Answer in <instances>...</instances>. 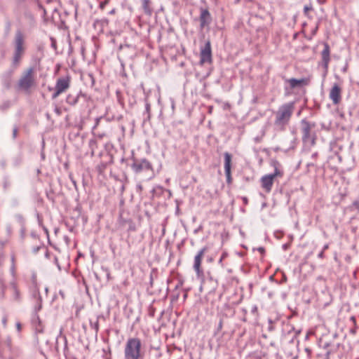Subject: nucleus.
<instances>
[{"mask_svg": "<svg viewBox=\"0 0 359 359\" xmlns=\"http://www.w3.org/2000/svg\"><path fill=\"white\" fill-rule=\"evenodd\" d=\"M255 140V142H259L261 141V139L259 137H256Z\"/></svg>", "mask_w": 359, "mask_h": 359, "instance_id": "de8ad7c7", "label": "nucleus"}, {"mask_svg": "<svg viewBox=\"0 0 359 359\" xmlns=\"http://www.w3.org/2000/svg\"><path fill=\"white\" fill-rule=\"evenodd\" d=\"M6 322H7V317H6V316H4V317L3 318L2 323H3V324H4L5 326H6Z\"/></svg>", "mask_w": 359, "mask_h": 359, "instance_id": "58836bf2", "label": "nucleus"}, {"mask_svg": "<svg viewBox=\"0 0 359 359\" xmlns=\"http://www.w3.org/2000/svg\"><path fill=\"white\" fill-rule=\"evenodd\" d=\"M269 330H273L272 326H269Z\"/></svg>", "mask_w": 359, "mask_h": 359, "instance_id": "603ef678", "label": "nucleus"}, {"mask_svg": "<svg viewBox=\"0 0 359 359\" xmlns=\"http://www.w3.org/2000/svg\"><path fill=\"white\" fill-rule=\"evenodd\" d=\"M132 170L136 173L139 174L142 172H152L153 168L151 163L146 158L133 159L131 164Z\"/></svg>", "mask_w": 359, "mask_h": 359, "instance_id": "423d86ee", "label": "nucleus"}, {"mask_svg": "<svg viewBox=\"0 0 359 359\" xmlns=\"http://www.w3.org/2000/svg\"><path fill=\"white\" fill-rule=\"evenodd\" d=\"M71 77L69 76L60 77L57 79L55 88L62 94L69 89Z\"/></svg>", "mask_w": 359, "mask_h": 359, "instance_id": "9d476101", "label": "nucleus"}, {"mask_svg": "<svg viewBox=\"0 0 359 359\" xmlns=\"http://www.w3.org/2000/svg\"><path fill=\"white\" fill-rule=\"evenodd\" d=\"M208 250L207 247H204L201 249L194 257V269L196 272L198 276H201L203 273L201 265L202 259L204 257L205 253Z\"/></svg>", "mask_w": 359, "mask_h": 359, "instance_id": "9b49d317", "label": "nucleus"}, {"mask_svg": "<svg viewBox=\"0 0 359 359\" xmlns=\"http://www.w3.org/2000/svg\"><path fill=\"white\" fill-rule=\"evenodd\" d=\"M294 110V103L287 102L280 106L277 111L273 112V126L276 130L283 131L289 125Z\"/></svg>", "mask_w": 359, "mask_h": 359, "instance_id": "f257e3e1", "label": "nucleus"}, {"mask_svg": "<svg viewBox=\"0 0 359 359\" xmlns=\"http://www.w3.org/2000/svg\"><path fill=\"white\" fill-rule=\"evenodd\" d=\"M315 127L314 123H311L306 119L301 121V130L302 133V141L304 143H310L311 145L315 144V134L311 130Z\"/></svg>", "mask_w": 359, "mask_h": 359, "instance_id": "39448f33", "label": "nucleus"}, {"mask_svg": "<svg viewBox=\"0 0 359 359\" xmlns=\"http://www.w3.org/2000/svg\"><path fill=\"white\" fill-rule=\"evenodd\" d=\"M17 135H18V128L15 127L13 128V137L15 139L17 137Z\"/></svg>", "mask_w": 359, "mask_h": 359, "instance_id": "72a5a7b5", "label": "nucleus"}, {"mask_svg": "<svg viewBox=\"0 0 359 359\" xmlns=\"http://www.w3.org/2000/svg\"><path fill=\"white\" fill-rule=\"evenodd\" d=\"M258 250H259V252H261L262 253H263V252H264V248H259L258 249Z\"/></svg>", "mask_w": 359, "mask_h": 359, "instance_id": "79ce46f5", "label": "nucleus"}, {"mask_svg": "<svg viewBox=\"0 0 359 359\" xmlns=\"http://www.w3.org/2000/svg\"><path fill=\"white\" fill-rule=\"evenodd\" d=\"M350 320H351V321H352V322H353V325H354L353 328H352V329L351 330V332L352 334H355V333L356 332L357 329H358V326H357V325H356V319H355V316H351V318H350Z\"/></svg>", "mask_w": 359, "mask_h": 359, "instance_id": "5701e85b", "label": "nucleus"}, {"mask_svg": "<svg viewBox=\"0 0 359 359\" xmlns=\"http://www.w3.org/2000/svg\"><path fill=\"white\" fill-rule=\"evenodd\" d=\"M273 166L274 167V172L269 174L275 179L277 177H281L283 175V172L280 169V164L277 161H273Z\"/></svg>", "mask_w": 359, "mask_h": 359, "instance_id": "412c9836", "label": "nucleus"}, {"mask_svg": "<svg viewBox=\"0 0 359 359\" xmlns=\"http://www.w3.org/2000/svg\"><path fill=\"white\" fill-rule=\"evenodd\" d=\"M212 49H211V43L210 40L205 41L204 46L201 48L200 53V64L201 65L205 63L210 64L212 63Z\"/></svg>", "mask_w": 359, "mask_h": 359, "instance_id": "0eeeda50", "label": "nucleus"}, {"mask_svg": "<svg viewBox=\"0 0 359 359\" xmlns=\"http://www.w3.org/2000/svg\"><path fill=\"white\" fill-rule=\"evenodd\" d=\"M226 255H226V253H225V252H224V253H223V254L222 255V256H221V257H220V259H219V264H222V260H223V259L226 257Z\"/></svg>", "mask_w": 359, "mask_h": 359, "instance_id": "f704fd0d", "label": "nucleus"}, {"mask_svg": "<svg viewBox=\"0 0 359 359\" xmlns=\"http://www.w3.org/2000/svg\"><path fill=\"white\" fill-rule=\"evenodd\" d=\"M105 135L104 133L102 134H97V136L100 137V138H102Z\"/></svg>", "mask_w": 359, "mask_h": 359, "instance_id": "c03bdc74", "label": "nucleus"}, {"mask_svg": "<svg viewBox=\"0 0 359 359\" xmlns=\"http://www.w3.org/2000/svg\"><path fill=\"white\" fill-rule=\"evenodd\" d=\"M353 205L357 206V207H358V208H359V202H358V201H355V202L353 203Z\"/></svg>", "mask_w": 359, "mask_h": 359, "instance_id": "a19ab883", "label": "nucleus"}, {"mask_svg": "<svg viewBox=\"0 0 359 359\" xmlns=\"http://www.w3.org/2000/svg\"><path fill=\"white\" fill-rule=\"evenodd\" d=\"M330 48L327 43H324V48L321 53L323 67L327 70L330 61Z\"/></svg>", "mask_w": 359, "mask_h": 359, "instance_id": "4468645a", "label": "nucleus"}, {"mask_svg": "<svg viewBox=\"0 0 359 359\" xmlns=\"http://www.w3.org/2000/svg\"><path fill=\"white\" fill-rule=\"evenodd\" d=\"M32 323L35 330L38 333H42L43 330V327L41 325V322L39 319V316L36 313L32 318Z\"/></svg>", "mask_w": 359, "mask_h": 359, "instance_id": "f3484780", "label": "nucleus"}, {"mask_svg": "<svg viewBox=\"0 0 359 359\" xmlns=\"http://www.w3.org/2000/svg\"><path fill=\"white\" fill-rule=\"evenodd\" d=\"M52 46H53V47H55V42H53Z\"/></svg>", "mask_w": 359, "mask_h": 359, "instance_id": "864d4df0", "label": "nucleus"}, {"mask_svg": "<svg viewBox=\"0 0 359 359\" xmlns=\"http://www.w3.org/2000/svg\"><path fill=\"white\" fill-rule=\"evenodd\" d=\"M222 326H223V319L221 318L219 320V322L218 325H217V332H219L220 330H222Z\"/></svg>", "mask_w": 359, "mask_h": 359, "instance_id": "c85d7f7f", "label": "nucleus"}, {"mask_svg": "<svg viewBox=\"0 0 359 359\" xmlns=\"http://www.w3.org/2000/svg\"><path fill=\"white\" fill-rule=\"evenodd\" d=\"M100 121V118H97L95 119V126H93V133H95V130L97 129V126H98V124H99Z\"/></svg>", "mask_w": 359, "mask_h": 359, "instance_id": "c756f323", "label": "nucleus"}, {"mask_svg": "<svg viewBox=\"0 0 359 359\" xmlns=\"http://www.w3.org/2000/svg\"><path fill=\"white\" fill-rule=\"evenodd\" d=\"M17 327H18V330H20V327H21L20 324V323H18V324H17Z\"/></svg>", "mask_w": 359, "mask_h": 359, "instance_id": "3c124183", "label": "nucleus"}, {"mask_svg": "<svg viewBox=\"0 0 359 359\" xmlns=\"http://www.w3.org/2000/svg\"><path fill=\"white\" fill-rule=\"evenodd\" d=\"M53 90H54V93L52 94V96H51L52 100L56 99L60 95L62 94L60 91L56 90V88H54Z\"/></svg>", "mask_w": 359, "mask_h": 359, "instance_id": "a878e982", "label": "nucleus"}, {"mask_svg": "<svg viewBox=\"0 0 359 359\" xmlns=\"http://www.w3.org/2000/svg\"><path fill=\"white\" fill-rule=\"evenodd\" d=\"M35 83V69L30 67L22 74L18 81V86L20 89L28 90Z\"/></svg>", "mask_w": 359, "mask_h": 359, "instance_id": "20e7f679", "label": "nucleus"}, {"mask_svg": "<svg viewBox=\"0 0 359 359\" xmlns=\"http://www.w3.org/2000/svg\"><path fill=\"white\" fill-rule=\"evenodd\" d=\"M145 111L144 113V115H147L146 118H144V121H149L151 118V105L148 102L147 100H145Z\"/></svg>", "mask_w": 359, "mask_h": 359, "instance_id": "4be33fe9", "label": "nucleus"}, {"mask_svg": "<svg viewBox=\"0 0 359 359\" xmlns=\"http://www.w3.org/2000/svg\"><path fill=\"white\" fill-rule=\"evenodd\" d=\"M317 156H318V154H317V153H314V154H312V157H313V158H316V157H317Z\"/></svg>", "mask_w": 359, "mask_h": 359, "instance_id": "09e8293b", "label": "nucleus"}, {"mask_svg": "<svg viewBox=\"0 0 359 359\" xmlns=\"http://www.w3.org/2000/svg\"><path fill=\"white\" fill-rule=\"evenodd\" d=\"M304 351L307 353L308 357H310L311 355L312 351L311 348H305Z\"/></svg>", "mask_w": 359, "mask_h": 359, "instance_id": "473e14b6", "label": "nucleus"}, {"mask_svg": "<svg viewBox=\"0 0 359 359\" xmlns=\"http://www.w3.org/2000/svg\"><path fill=\"white\" fill-rule=\"evenodd\" d=\"M141 1H142V9H143L144 13L147 15H151L153 13L151 0H141Z\"/></svg>", "mask_w": 359, "mask_h": 359, "instance_id": "a211bd4d", "label": "nucleus"}, {"mask_svg": "<svg viewBox=\"0 0 359 359\" xmlns=\"http://www.w3.org/2000/svg\"><path fill=\"white\" fill-rule=\"evenodd\" d=\"M142 189H143V188H142V186L141 184H138V185L137 186V189L140 192H141V191H142Z\"/></svg>", "mask_w": 359, "mask_h": 359, "instance_id": "4c0bfd02", "label": "nucleus"}, {"mask_svg": "<svg viewBox=\"0 0 359 359\" xmlns=\"http://www.w3.org/2000/svg\"><path fill=\"white\" fill-rule=\"evenodd\" d=\"M273 180L274 178L270 175H266L261 178L262 187L266 193H269L271 191Z\"/></svg>", "mask_w": 359, "mask_h": 359, "instance_id": "ddd939ff", "label": "nucleus"}, {"mask_svg": "<svg viewBox=\"0 0 359 359\" xmlns=\"http://www.w3.org/2000/svg\"><path fill=\"white\" fill-rule=\"evenodd\" d=\"M81 97H85V95L81 92L76 95L70 93L66 97V102L71 106H75Z\"/></svg>", "mask_w": 359, "mask_h": 359, "instance_id": "dca6fc26", "label": "nucleus"}, {"mask_svg": "<svg viewBox=\"0 0 359 359\" xmlns=\"http://www.w3.org/2000/svg\"><path fill=\"white\" fill-rule=\"evenodd\" d=\"M224 171H231L232 155L229 152L224 154Z\"/></svg>", "mask_w": 359, "mask_h": 359, "instance_id": "aec40b11", "label": "nucleus"}, {"mask_svg": "<svg viewBox=\"0 0 359 359\" xmlns=\"http://www.w3.org/2000/svg\"><path fill=\"white\" fill-rule=\"evenodd\" d=\"M243 202H244L245 204H247V203H248V198H245V197H244V198H243Z\"/></svg>", "mask_w": 359, "mask_h": 359, "instance_id": "49530a36", "label": "nucleus"}, {"mask_svg": "<svg viewBox=\"0 0 359 359\" xmlns=\"http://www.w3.org/2000/svg\"><path fill=\"white\" fill-rule=\"evenodd\" d=\"M200 29L203 30L205 27H208L212 22V16L207 8H200Z\"/></svg>", "mask_w": 359, "mask_h": 359, "instance_id": "1a4fd4ad", "label": "nucleus"}, {"mask_svg": "<svg viewBox=\"0 0 359 359\" xmlns=\"http://www.w3.org/2000/svg\"><path fill=\"white\" fill-rule=\"evenodd\" d=\"M89 145H90V147L91 148L92 151H91V154L92 156L94 155V149H93V147L96 145V141L95 140H90L89 142Z\"/></svg>", "mask_w": 359, "mask_h": 359, "instance_id": "bb28decb", "label": "nucleus"}, {"mask_svg": "<svg viewBox=\"0 0 359 359\" xmlns=\"http://www.w3.org/2000/svg\"><path fill=\"white\" fill-rule=\"evenodd\" d=\"M318 26H316V27L314 29V30L313 31V34H316L317 30H318Z\"/></svg>", "mask_w": 359, "mask_h": 359, "instance_id": "37998d69", "label": "nucleus"}, {"mask_svg": "<svg viewBox=\"0 0 359 359\" xmlns=\"http://www.w3.org/2000/svg\"><path fill=\"white\" fill-rule=\"evenodd\" d=\"M311 9H312V8H311V7L308 6H304V14H305L306 15H308V12H309V11H311Z\"/></svg>", "mask_w": 359, "mask_h": 359, "instance_id": "7c9ffc66", "label": "nucleus"}, {"mask_svg": "<svg viewBox=\"0 0 359 359\" xmlns=\"http://www.w3.org/2000/svg\"><path fill=\"white\" fill-rule=\"evenodd\" d=\"M225 175L226 177L227 184H231L232 182L231 171H225Z\"/></svg>", "mask_w": 359, "mask_h": 359, "instance_id": "b1692460", "label": "nucleus"}, {"mask_svg": "<svg viewBox=\"0 0 359 359\" xmlns=\"http://www.w3.org/2000/svg\"><path fill=\"white\" fill-rule=\"evenodd\" d=\"M14 50L12 57L11 66L17 69L21 62L25 53V38L21 31L16 32L13 40Z\"/></svg>", "mask_w": 359, "mask_h": 359, "instance_id": "f03ea898", "label": "nucleus"}, {"mask_svg": "<svg viewBox=\"0 0 359 359\" xmlns=\"http://www.w3.org/2000/svg\"><path fill=\"white\" fill-rule=\"evenodd\" d=\"M140 351L141 341L138 338L128 339L124 350L125 359H140Z\"/></svg>", "mask_w": 359, "mask_h": 359, "instance_id": "7ed1b4c3", "label": "nucleus"}, {"mask_svg": "<svg viewBox=\"0 0 359 359\" xmlns=\"http://www.w3.org/2000/svg\"><path fill=\"white\" fill-rule=\"evenodd\" d=\"M330 346V343L325 342L323 344V352L317 355L318 359H330V354L334 351L333 348H329Z\"/></svg>", "mask_w": 359, "mask_h": 359, "instance_id": "2eb2a0df", "label": "nucleus"}, {"mask_svg": "<svg viewBox=\"0 0 359 359\" xmlns=\"http://www.w3.org/2000/svg\"><path fill=\"white\" fill-rule=\"evenodd\" d=\"M109 2V0H104L103 1H102L100 4V8L103 10L104 8V7L106 6L107 4H108Z\"/></svg>", "mask_w": 359, "mask_h": 359, "instance_id": "cd10ccee", "label": "nucleus"}, {"mask_svg": "<svg viewBox=\"0 0 359 359\" xmlns=\"http://www.w3.org/2000/svg\"><path fill=\"white\" fill-rule=\"evenodd\" d=\"M55 113H56L57 115H60V114H61V109H60L59 107H56L55 108Z\"/></svg>", "mask_w": 359, "mask_h": 359, "instance_id": "c9c22d12", "label": "nucleus"}, {"mask_svg": "<svg viewBox=\"0 0 359 359\" xmlns=\"http://www.w3.org/2000/svg\"><path fill=\"white\" fill-rule=\"evenodd\" d=\"M33 297L36 299V304L34 306V311L36 313L39 311L42 308V299L39 291H34Z\"/></svg>", "mask_w": 359, "mask_h": 359, "instance_id": "6ab92c4d", "label": "nucleus"}, {"mask_svg": "<svg viewBox=\"0 0 359 359\" xmlns=\"http://www.w3.org/2000/svg\"><path fill=\"white\" fill-rule=\"evenodd\" d=\"M327 248H328V245H325L324 246V248H323V251H325V250L326 249H327Z\"/></svg>", "mask_w": 359, "mask_h": 359, "instance_id": "8fccbe9b", "label": "nucleus"}, {"mask_svg": "<svg viewBox=\"0 0 359 359\" xmlns=\"http://www.w3.org/2000/svg\"><path fill=\"white\" fill-rule=\"evenodd\" d=\"M90 325H91V327L93 328L95 330L96 332H98V330H99V322H98L97 320L95 323H93L90 320Z\"/></svg>", "mask_w": 359, "mask_h": 359, "instance_id": "393cba45", "label": "nucleus"}, {"mask_svg": "<svg viewBox=\"0 0 359 359\" xmlns=\"http://www.w3.org/2000/svg\"><path fill=\"white\" fill-rule=\"evenodd\" d=\"M318 257L319 258H321V259H322V258H323V257H324V251H323V250H322V251L318 254Z\"/></svg>", "mask_w": 359, "mask_h": 359, "instance_id": "e433bc0d", "label": "nucleus"}, {"mask_svg": "<svg viewBox=\"0 0 359 359\" xmlns=\"http://www.w3.org/2000/svg\"><path fill=\"white\" fill-rule=\"evenodd\" d=\"M251 312L253 314H257L258 313V309H257V306L256 305L253 306L252 307V309H251Z\"/></svg>", "mask_w": 359, "mask_h": 359, "instance_id": "2f4dec72", "label": "nucleus"}, {"mask_svg": "<svg viewBox=\"0 0 359 359\" xmlns=\"http://www.w3.org/2000/svg\"><path fill=\"white\" fill-rule=\"evenodd\" d=\"M116 9H115V8H114V9H112L111 11H110L109 13L110 15H114V14H115V13H116Z\"/></svg>", "mask_w": 359, "mask_h": 359, "instance_id": "ea45409f", "label": "nucleus"}, {"mask_svg": "<svg viewBox=\"0 0 359 359\" xmlns=\"http://www.w3.org/2000/svg\"><path fill=\"white\" fill-rule=\"evenodd\" d=\"M285 82L289 84V87L285 86V91L289 93L290 90L301 88L304 86H308L309 83V80L306 78H302L301 79H297L294 78L292 79H285Z\"/></svg>", "mask_w": 359, "mask_h": 359, "instance_id": "6e6552de", "label": "nucleus"}, {"mask_svg": "<svg viewBox=\"0 0 359 359\" xmlns=\"http://www.w3.org/2000/svg\"><path fill=\"white\" fill-rule=\"evenodd\" d=\"M104 21L106 23H107V22H108V20H104Z\"/></svg>", "mask_w": 359, "mask_h": 359, "instance_id": "5fc2aeb1", "label": "nucleus"}, {"mask_svg": "<svg viewBox=\"0 0 359 359\" xmlns=\"http://www.w3.org/2000/svg\"><path fill=\"white\" fill-rule=\"evenodd\" d=\"M72 182H73V184H74V186L75 189H77V186H76V182H75L74 180H72Z\"/></svg>", "mask_w": 359, "mask_h": 359, "instance_id": "a18cd8bd", "label": "nucleus"}, {"mask_svg": "<svg viewBox=\"0 0 359 359\" xmlns=\"http://www.w3.org/2000/svg\"><path fill=\"white\" fill-rule=\"evenodd\" d=\"M341 92L342 90L337 83H334L330 89L329 97L334 104L337 105L340 103L341 100Z\"/></svg>", "mask_w": 359, "mask_h": 359, "instance_id": "f8f14e48", "label": "nucleus"}]
</instances>
